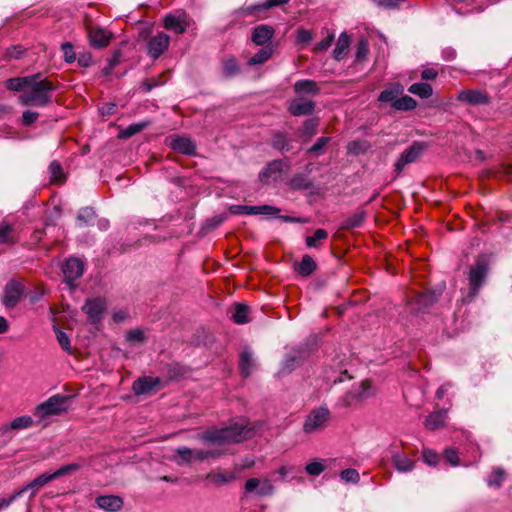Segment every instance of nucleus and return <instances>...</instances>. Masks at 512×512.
Listing matches in <instances>:
<instances>
[{"mask_svg":"<svg viewBox=\"0 0 512 512\" xmlns=\"http://www.w3.org/2000/svg\"><path fill=\"white\" fill-rule=\"evenodd\" d=\"M253 435V428L249 427L246 420H243L224 428L207 430L201 435V439L207 443L225 445L241 443L251 439Z\"/></svg>","mask_w":512,"mask_h":512,"instance_id":"obj_1","label":"nucleus"},{"mask_svg":"<svg viewBox=\"0 0 512 512\" xmlns=\"http://www.w3.org/2000/svg\"><path fill=\"white\" fill-rule=\"evenodd\" d=\"M58 85L47 78H42L40 73L33 75V81L28 89L20 95V102L25 106L45 107L52 103V93Z\"/></svg>","mask_w":512,"mask_h":512,"instance_id":"obj_2","label":"nucleus"},{"mask_svg":"<svg viewBox=\"0 0 512 512\" xmlns=\"http://www.w3.org/2000/svg\"><path fill=\"white\" fill-rule=\"evenodd\" d=\"M332 419L331 411L326 406L310 410L303 422V432L313 434L323 431Z\"/></svg>","mask_w":512,"mask_h":512,"instance_id":"obj_3","label":"nucleus"},{"mask_svg":"<svg viewBox=\"0 0 512 512\" xmlns=\"http://www.w3.org/2000/svg\"><path fill=\"white\" fill-rule=\"evenodd\" d=\"M70 399L71 396L67 395H53L35 408L34 415L39 417L41 420L49 416L59 415L62 412L67 411V404Z\"/></svg>","mask_w":512,"mask_h":512,"instance_id":"obj_4","label":"nucleus"},{"mask_svg":"<svg viewBox=\"0 0 512 512\" xmlns=\"http://www.w3.org/2000/svg\"><path fill=\"white\" fill-rule=\"evenodd\" d=\"M490 270V264L485 256H479L475 264L471 266L468 274L470 293L477 295L480 287L484 284Z\"/></svg>","mask_w":512,"mask_h":512,"instance_id":"obj_5","label":"nucleus"},{"mask_svg":"<svg viewBox=\"0 0 512 512\" xmlns=\"http://www.w3.org/2000/svg\"><path fill=\"white\" fill-rule=\"evenodd\" d=\"M426 144L423 142L415 141L410 145L394 164V179L400 176L405 166L416 162L426 149Z\"/></svg>","mask_w":512,"mask_h":512,"instance_id":"obj_6","label":"nucleus"},{"mask_svg":"<svg viewBox=\"0 0 512 512\" xmlns=\"http://www.w3.org/2000/svg\"><path fill=\"white\" fill-rule=\"evenodd\" d=\"M25 286L17 280L6 283L3 291L2 303L6 308H15L24 296Z\"/></svg>","mask_w":512,"mask_h":512,"instance_id":"obj_7","label":"nucleus"},{"mask_svg":"<svg viewBox=\"0 0 512 512\" xmlns=\"http://www.w3.org/2000/svg\"><path fill=\"white\" fill-rule=\"evenodd\" d=\"M106 308V300L101 297H96L88 299L83 305L82 310L87 314L90 323L97 324L103 319Z\"/></svg>","mask_w":512,"mask_h":512,"instance_id":"obj_8","label":"nucleus"},{"mask_svg":"<svg viewBox=\"0 0 512 512\" xmlns=\"http://www.w3.org/2000/svg\"><path fill=\"white\" fill-rule=\"evenodd\" d=\"M316 102L305 97H295L288 103L287 111L294 117L310 116L314 113Z\"/></svg>","mask_w":512,"mask_h":512,"instance_id":"obj_9","label":"nucleus"},{"mask_svg":"<svg viewBox=\"0 0 512 512\" xmlns=\"http://www.w3.org/2000/svg\"><path fill=\"white\" fill-rule=\"evenodd\" d=\"M456 99L459 102L476 106V105H488L491 102L490 95L481 89H465L458 93Z\"/></svg>","mask_w":512,"mask_h":512,"instance_id":"obj_10","label":"nucleus"},{"mask_svg":"<svg viewBox=\"0 0 512 512\" xmlns=\"http://www.w3.org/2000/svg\"><path fill=\"white\" fill-rule=\"evenodd\" d=\"M371 388V382L370 380L366 379L363 380L359 386L352 388L348 392L345 393L343 396V403L345 406H353L360 402H362L364 399H367L370 394L369 390Z\"/></svg>","mask_w":512,"mask_h":512,"instance_id":"obj_11","label":"nucleus"},{"mask_svg":"<svg viewBox=\"0 0 512 512\" xmlns=\"http://www.w3.org/2000/svg\"><path fill=\"white\" fill-rule=\"evenodd\" d=\"M65 282L70 286H74V282L80 278L84 272V265L78 258L71 257L66 260L62 267Z\"/></svg>","mask_w":512,"mask_h":512,"instance_id":"obj_12","label":"nucleus"},{"mask_svg":"<svg viewBox=\"0 0 512 512\" xmlns=\"http://www.w3.org/2000/svg\"><path fill=\"white\" fill-rule=\"evenodd\" d=\"M170 37L164 32H158L147 43V53L153 58H159L169 47Z\"/></svg>","mask_w":512,"mask_h":512,"instance_id":"obj_13","label":"nucleus"},{"mask_svg":"<svg viewBox=\"0 0 512 512\" xmlns=\"http://www.w3.org/2000/svg\"><path fill=\"white\" fill-rule=\"evenodd\" d=\"M161 387L159 377L143 376L133 382L132 390L135 395H148Z\"/></svg>","mask_w":512,"mask_h":512,"instance_id":"obj_14","label":"nucleus"},{"mask_svg":"<svg viewBox=\"0 0 512 512\" xmlns=\"http://www.w3.org/2000/svg\"><path fill=\"white\" fill-rule=\"evenodd\" d=\"M230 212L235 215H275L280 209L271 205L248 206V205H232Z\"/></svg>","mask_w":512,"mask_h":512,"instance_id":"obj_15","label":"nucleus"},{"mask_svg":"<svg viewBox=\"0 0 512 512\" xmlns=\"http://www.w3.org/2000/svg\"><path fill=\"white\" fill-rule=\"evenodd\" d=\"M89 44L96 49L105 48L109 45L113 35L101 27L89 26L87 29Z\"/></svg>","mask_w":512,"mask_h":512,"instance_id":"obj_16","label":"nucleus"},{"mask_svg":"<svg viewBox=\"0 0 512 512\" xmlns=\"http://www.w3.org/2000/svg\"><path fill=\"white\" fill-rule=\"evenodd\" d=\"M284 162L282 160H273L268 163L265 168L259 173V179L263 184H270L272 181H277L283 171Z\"/></svg>","mask_w":512,"mask_h":512,"instance_id":"obj_17","label":"nucleus"},{"mask_svg":"<svg viewBox=\"0 0 512 512\" xmlns=\"http://www.w3.org/2000/svg\"><path fill=\"white\" fill-rule=\"evenodd\" d=\"M190 22L188 17L183 15L168 14L163 19V26L165 29L173 31L176 34H182L189 27Z\"/></svg>","mask_w":512,"mask_h":512,"instance_id":"obj_18","label":"nucleus"},{"mask_svg":"<svg viewBox=\"0 0 512 512\" xmlns=\"http://www.w3.org/2000/svg\"><path fill=\"white\" fill-rule=\"evenodd\" d=\"M169 146L183 155H196V144L189 137L175 136L170 138Z\"/></svg>","mask_w":512,"mask_h":512,"instance_id":"obj_19","label":"nucleus"},{"mask_svg":"<svg viewBox=\"0 0 512 512\" xmlns=\"http://www.w3.org/2000/svg\"><path fill=\"white\" fill-rule=\"evenodd\" d=\"M236 476L233 472L222 471L221 469L213 470L205 476L206 486L221 487L233 482Z\"/></svg>","mask_w":512,"mask_h":512,"instance_id":"obj_20","label":"nucleus"},{"mask_svg":"<svg viewBox=\"0 0 512 512\" xmlns=\"http://www.w3.org/2000/svg\"><path fill=\"white\" fill-rule=\"evenodd\" d=\"M274 34L275 30L272 26L261 24L253 29L251 40L258 46H268L267 44L271 41Z\"/></svg>","mask_w":512,"mask_h":512,"instance_id":"obj_21","label":"nucleus"},{"mask_svg":"<svg viewBox=\"0 0 512 512\" xmlns=\"http://www.w3.org/2000/svg\"><path fill=\"white\" fill-rule=\"evenodd\" d=\"M97 506L108 512H116L122 509L124 501L117 495H101L95 499Z\"/></svg>","mask_w":512,"mask_h":512,"instance_id":"obj_22","label":"nucleus"},{"mask_svg":"<svg viewBox=\"0 0 512 512\" xmlns=\"http://www.w3.org/2000/svg\"><path fill=\"white\" fill-rule=\"evenodd\" d=\"M293 89L295 94L298 95V97H302L301 95L303 94L317 96L320 93V87L318 83L310 79L296 81L293 85Z\"/></svg>","mask_w":512,"mask_h":512,"instance_id":"obj_23","label":"nucleus"},{"mask_svg":"<svg viewBox=\"0 0 512 512\" xmlns=\"http://www.w3.org/2000/svg\"><path fill=\"white\" fill-rule=\"evenodd\" d=\"M437 301V295L433 291H424L416 293L411 304L415 305L416 310H423L432 306Z\"/></svg>","mask_w":512,"mask_h":512,"instance_id":"obj_24","label":"nucleus"},{"mask_svg":"<svg viewBox=\"0 0 512 512\" xmlns=\"http://www.w3.org/2000/svg\"><path fill=\"white\" fill-rule=\"evenodd\" d=\"M53 480H55V479L52 476V473L46 472V473H43V474L39 475L38 477H36L34 480H32L27 485H25L19 491H22V494L27 491H31V497H34L42 487H44L45 485H47L49 482H51Z\"/></svg>","mask_w":512,"mask_h":512,"instance_id":"obj_25","label":"nucleus"},{"mask_svg":"<svg viewBox=\"0 0 512 512\" xmlns=\"http://www.w3.org/2000/svg\"><path fill=\"white\" fill-rule=\"evenodd\" d=\"M33 424L31 416L24 415L15 418L10 424H5L0 427V435L6 436L11 430H22L29 428Z\"/></svg>","mask_w":512,"mask_h":512,"instance_id":"obj_26","label":"nucleus"},{"mask_svg":"<svg viewBox=\"0 0 512 512\" xmlns=\"http://www.w3.org/2000/svg\"><path fill=\"white\" fill-rule=\"evenodd\" d=\"M366 211L363 208H358L351 215L346 217L340 224L341 230H351L360 227L366 218Z\"/></svg>","mask_w":512,"mask_h":512,"instance_id":"obj_27","label":"nucleus"},{"mask_svg":"<svg viewBox=\"0 0 512 512\" xmlns=\"http://www.w3.org/2000/svg\"><path fill=\"white\" fill-rule=\"evenodd\" d=\"M317 269V263L308 254L303 255L300 262L294 264V270L303 277H308Z\"/></svg>","mask_w":512,"mask_h":512,"instance_id":"obj_28","label":"nucleus"},{"mask_svg":"<svg viewBox=\"0 0 512 512\" xmlns=\"http://www.w3.org/2000/svg\"><path fill=\"white\" fill-rule=\"evenodd\" d=\"M189 371L188 367L178 362L170 363L165 366V374L169 381H179L185 378Z\"/></svg>","mask_w":512,"mask_h":512,"instance_id":"obj_29","label":"nucleus"},{"mask_svg":"<svg viewBox=\"0 0 512 512\" xmlns=\"http://www.w3.org/2000/svg\"><path fill=\"white\" fill-rule=\"evenodd\" d=\"M18 242V235L12 224L2 221L0 223V245L12 246Z\"/></svg>","mask_w":512,"mask_h":512,"instance_id":"obj_30","label":"nucleus"},{"mask_svg":"<svg viewBox=\"0 0 512 512\" xmlns=\"http://www.w3.org/2000/svg\"><path fill=\"white\" fill-rule=\"evenodd\" d=\"M271 146L281 152L290 151V138L287 133L281 131H273L271 134Z\"/></svg>","mask_w":512,"mask_h":512,"instance_id":"obj_31","label":"nucleus"},{"mask_svg":"<svg viewBox=\"0 0 512 512\" xmlns=\"http://www.w3.org/2000/svg\"><path fill=\"white\" fill-rule=\"evenodd\" d=\"M351 44V38L347 32H342L336 43V47L333 50V57L335 60H342L348 53V49Z\"/></svg>","mask_w":512,"mask_h":512,"instance_id":"obj_32","label":"nucleus"},{"mask_svg":"<svg viewBox=\"0 0 512 512\" xmlns=\"http://www.w3.org/2000/svg\"><path fill=\"white\" fill-rule=\"evenodd\" d=\"M446 411H435L429 414L424 422V425L429 430H437L445 426Z\"/></svg>","mask_w":512,"mask_h":512,"instance_id":"obj_33","label":"nucleus"},{"mask_svg":"<svg viewBox=\"0 0 512 512\" xmlns=\"http://www.w3.org/2000/svg\"><path fill=\"white\" fill-rule=\"evenodd\" d=\"M33 81V75L25 77H15L6 80L5 86L11 91H21L28 89L29 84Z\"/></svg>","mask_w":512,"mask_h":512,"instance_id":"obj_34","label":"nucleus"},{"mask_svg":"<svg viewBox=\"0 0 512 512\" xmlns=\"http://www.w3.org/2000/svg\"><path fill=\"white\" fill-rule=\"evenodd\" d=\"M292 190H308L313 187V182L305 174H295L288 183Z\"/></svg>","mask_w":512,"mask_h":512,"instance_id":"obj_35","label":"nucleus"},{"mask_svg":"<svg viewBox=\"0 0 512 512\" xmlns=\"http://www.w3.org/2000/svg\"><path fill=\"white\" fill-rule=\"evenodd\" d=\"M253 366L252 354L248 350H243L240 354L239 359V371L240 374L247 378L250 376Z\"/></svg>","mask_w":512,"mask_h":512,"instance_id":"obj_36","label":"nucleus"},{"mask_svg":"<svg viewBox=\"0 0 512 512\" xmlns=\"http://www.w3.org/2000/svg\"><path fill=\"white\" fill-rule=\"evenodd\" d=\"M392 460L396 470L399 472H410L415 466V462L405 455L394 454Z\"/></svg>","mask_w":512,"mask_h":512,"instance_id":"obj_37","label":"nucleus"},{"mask_svg":"<svg viewBox=\"0 0 512 512\" xmlns=\"http://www.w3.org/2000/svg\"><path fill=\"white\" fill-rule=\"evenodd\" d=\"M249 311L250 308L246 304L236 303L231 318L236 324H246L249 322Z\"/></svg>","mask_w":512,"mask_h":512,"instance_id":"obj_38","label":"nucleus"},{"mask_svg":"<svg viewBox=\"0 0 512 512\" xmlns=\"http://www.w3.org/2000/svg\"><path fill=\"white\" fill-rule=\"evenodd\" d=\"M402 91L403 89L400 85H395L392 88L385 89L380 93L378 101L391 103V106L394 107V102L397 100L398 95H400Z\"/></svg>","mask_w":512,"mask_h":512,"instance_id":"obj_39","label":"nucleus"},{"mask_svg":"<svg viewBox=\"0 0 512 512\" xmlns=\"http://www.w3.org/2000/svg\"><path fill=\"white\" fill-rule=\"evenodd\" d=\"M272 55L273 48L271 46H265L249 59L248 65L254 66L263 64L264 62L269 60L272 57Z\"/></svg>","mask_w":512,"mask_h":512,"instance_id":"obj_40","label":"nucleus"},{"mask_svg":"<svg viewBox=\"0 0 512 512\" xmlns=\"http://www.w3.org/2000/svg\"><path fill=\"white\" fill-rule=\"evenodd\" d=\"M408 91L414 95L419 96L420 98H429L433 94V88L428 83H414L409 88Z\"/></svg>","mask_w":512,"mask_h":512,"instance_id":"obj_41","label":"nucleus"},{"mask_svg":"<svg viewBox=\"0 0 512 512\" xmlns=\"http://www.w3.org/2000/svg\"><path fill=\"white\" fill-rule=\"evenodd\" d=\"M319 125V118L314 117L307 119L303 122L300 136L309 139L317 133V127Z\"/></svg>","mask_w":512,"mask_h":512,"instance_id":"obj_42","label":"nucleus"},{"mask_svg":"<svg viewBox=\"0 0 512 512\" xmlns=\"http://www.w3.org/2000/svg\"><path fill=\"white\" fill-rule=\"evenodd\" d=\"M506 471L501 467L493 469L491 475L487 479V484L490 487L500 488L506 479Z\"/></svg>","mask_w":512,"mask_h":512,"instance_id":"obj_43","label":"nucleus"},{"mask_svg":"<svg viewBox=\"0 0 512 512\" xmlns=\"http://www.w3.org/2000/svg\"><path fill=\"white\" fill-rule=\"evenodd\" d=\"M371 148V144L366 140L351 141L347 145V151L353 155L365 154Z\"/></svg>","mask_w":512,"mask_h":512,"instance_id":"obj_44","label":"nucleus"},{"mask_svg":"<svg viewBox=\"0 0 512 512\" xmlns=\"http://www.w3.org/2000/svg\"><path fill=\"white\" fill-rule=\"evenodd\" d=\"M417 106V102L411 96L405 95L401 98H397L394 102V109L399 111H411L415 109Z\"/></svg>","mask_w":512,"mask_h":512,"instance_id":"obj_45","label":"nucleus"},{"mask_svg":"<svg viewBox=\"0 0 512 512\" xmlns=\"http://www.w3.org/2000/svg\"><path fill=\"white\" fill-rule=\"evenodd\" d=\"M328 238V232L325 229H317L312 236H307L305 243L309 248H318L320 241Z\"/></svg>","mask_w":512,"mask_h":512,"instance_id":"obj_46","label":"nucleus"},{"mask_svg":"<svg viewBox=\"0 0 512 512\" xmlns=\"http://www.w3.org/2000/svg\"><path fill=\"white\" fill-rule=\"evenodd\" d=\"M147 125H148L147 122L131 124L128 127H126L125 129L121 130L118 134V137L121 139L130 138L133 135L138 134L143 129H145L147 127Z\"/></svg>","mask_w":512,"mask_h":512,"instance_id":"obj_47","label":"nucleus"},{"mask_svg":"<svg viewBox=\"0 0 512 512\" xmlns=\"http://www.w3.org/2000/svg\"><path fill=\"white\" fill-rule=\"evenodd\" d=\"M240 71L238 62L235 57L231 56L224 60L223 62V72L226 77H232L238 74Z\"/></svg>","mask_w":512,"mask_h":512,"instance_id":"obj_48","label":"nucleus"},{"mask_svg":"<svg viewBox=\"0 0 512 512\" xmlns=\"http://www.w3.org/2000/svg\"><path fill=\"white\" fill-rule=\"evenodd\" d=\"M369 53V43L365 38H361L356 46L355 59L358 62H363L366 60L367 55Z\"/></svg>","mask_w":512,"mask_h":512,"instance_id":"obj_49","label":"nucleus"},{"mask_svg":"<svg viewBox=\"0 0 512 512\" xmlns=\"http://www.w3.org/2000/svg\"><path fill=\"white\" fill-rule=\"evenodd\" d=\"M49 171L51 174V180L56 182H62L65 178L63 168L61 164L54 160L49 165Z\"/></svg>","mask_w":512,"mask_h":512,"instance_id":"obj_50","label":"nucleus"},{"mask_svg":"<svg viewBox=\"0 0 512 512\" xmlns=\"http://www.w3.org/2000/svg\"><path fill=\"white\" fill-rule=\"evenodd\" d=\"M81 468H82V465L79 463H70V464L61 466L59 469H57L55 472L52 473V476L54 477V479H57L62 476H65L71 472L77 471Z\"/></svg>","mask_w":512,"mask_h":512,"instance_id":"obj_51","label":"nucleus"},{"mask_svg":"<svg viewBox=\"0 0 512 512\" xmlns=\"http://www.w3.org/2000/svg\"><path fill=\"white\" fill-rule=\"evenodd\" d=\"M55 333H56L57 341H58L59 345L61 346V348L64 351H66L67 353L71 354L72 348L70 345V339H69L68 335L60 329H55Z\"/></svg>","mask_w":512,"mask_h":512,"instance_id":"obj_52","label":"nucleus"},{"mask_svg":"<svg viewBox=\"0 0 512 512\" xmlns=\"http://www.w3.org/2000/svg\"><path fill=\"white\" fill-rule=\"evenodd\" d=\"M266 9H264V2L260 4L250 5L246 7H242L239 10V13L243 16H252L257 15L261 12H265Z\"/></svg>","mask_w":512,"mask_h":512,"instance_id":"obj_53","label":"nucleus"},{"mask_svg":"<svg viewBox=\"0 0 512 512\" xmlns=\"http://www.w3.org/2000/svg\"><path fill=\"white\" fill-rule=\"evenodd\" d=\"M422 458L425 463H427L428 465H431V466H436L440 460L439 455L435 451H433L429 448L423 449Z\"/></svg>","mask_w":512,"mask_h":512,"instance_id":"obj_54","label":"nucleus"},{"mask_svg":"<svg viewBox=\"0 0 512 512\" xmlns=\"http://www.w3.org/2000/svg\"><path fill=\"white\" fill-rule=\"evenodd\" d=\"M61 49L64 54V60L67 63H73L76 60V53L74 52V47L70 42L63 43Z\"/></svg>","mask_w":512,"mask_h":512,"instance_id":"obj_55","label":"nucleus"},{"mask_svg":"<svg viewBox=\"0 0 512 512\" xmlns=\"http://www.w3.org/2000/svg\"><path fill=\"white\" fill-rule=\"evenodd\" d=\"M302 359L300 355H289L284 363L283 371L290 373L296 366L301 363Z\"/></svg>","mask_w":512,"mask_h":512,"instance_id":"obj_56","label":"nucleus"},{"mask_svg":"<svg viewBox=\"0 0 512 512\" xmlns=\"http://www.w3.org/2000/svg\"><path fill=\"white\" fill-rule=\"evenodd\" d=\"M329 137H320L317 141L308 149V153L319 155L323 148L329 143Z\"/></svg>","mask_w":512,"mask_h":512,"instance_id":"obj_57","label":"nucleus"},{"mask_svg":"<svg viewBox=\"0 0 512 512\" xmlns=\"http://www.w3.org/2000/svg\"><path fill=\"white\" fill-rule=\"evenodd\" d=\"M444 458L452 466L460 464L458 452L454 448H446L444 450Z\"/></svg>","mask_w":512,"mask_h":512,"instance_id":"obj_58","label":"nucleus"},{"mask_svg":"<svg viewBox=\"0 0 512 512\" xmlns=\"http://www.w3.org/2000/svg\"><path fill=\"white\" fill-rule=\"evenodd\" d=\"M306 472L312 476H318L325 470V465L319 461H314L306 465Z\"/></svg>","mask_w":512,"mask_h":512,"instance_id":"obj_59","label":"nucleus"},{"mask_svg":"<svg viewBox=\"0 0 512 512\" xmlns=\"http://www.w3.org/2000/svg\"><path fill=\"white\" fill-rule=\"evenodd\" d=\"M340 476L344 481L352 483H357L360 479L358 471L351 468L343 470Z\"/></svg>","mask_w":512,"mask_h":512,"instance_id":"obj_60","label":"nucleus"},{"mask_svg":"<svg viewBox=\"0 0 512 512\" xmlns=\"http://www.w3.org/2000/svg\"><path fill=\"white\" fill-rule=\"evenodd\" d=\"M334 38H335V35L334 33H328L327 37L322 39L320 42H318L315 47H314V51L316 52H319V51H326L332 44V42L334 41Z\"/></svg>","mask_w":512,"mask_h":512,"instance_id":"obj_61","label":"nucleus"},{"mask_svg":"<svg viewBox=\"0 0 512 512\" xmlns=\"http://www.w3.org/2000/svg\"><path fill=\"white\" fill-rule=\"evenodd\" d=\"M313 39V32L304 28L297 30V42L302 44H308Z\"/></svg>","mask_w":512,"mask_h":512,"instance_id":"obj_62","label":"nucleus"},{"mask_svg":"<svg viewBox=\"0 0 512 512\" xmlns=\"http://www.w3.org/2000/svg\"><path fill=\"white\" fill-rule=\"evenodd\" d=\"M165 80H160V78H148L143 80L142 88L145 92H150L153 88L162 85Z\"/></svg>","mask_w":512,"mask_h":512,"instance_id":"obj_63","label":"nucleus"},{"mask_svg":"<svg viewBox=\"0 0 512 512\" xmlns=\"http://www.w3.org/2000/svg\"><path fill=\"white\" fill-rule=\"evenodd\" d=\"M94 217V211L91 208H84L77 215V220L81 224H88Z\"/></svg>","mask_w":512,"mask_h":512,"instance_id":"obj_64","label":"nucleus"}]
</instances>
